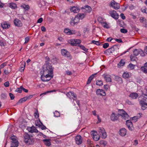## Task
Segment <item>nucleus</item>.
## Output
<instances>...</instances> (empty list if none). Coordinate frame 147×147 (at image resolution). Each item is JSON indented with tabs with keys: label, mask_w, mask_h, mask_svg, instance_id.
I'll return each instance as SVG.
<instances>
[{
	"label": "nucleus",
	"mask_w": 147,
	"mask_h": 147,
	"mask_svg": "<svg viewBox=\"0 0 147 147\" xmlns=\"http://www.w3.org/2000/svg\"><path fill=\"white\" fill-rule=\"evenodd\" d=\"M43 75L46 78H53V70L51 64L47 63L44 65Z\"/></svg>",
	"instance_id": "1"
},
{
	"label": "nucleus",
	"mask_w": 147,
	"mask_h": 147,
	"mask_svg": "<svg viewBox=\"0 0 147 147\" xmlns=\"http://www.w3.org/2000/svg\"><path fill=\"white\" fill-rule=\"evenodd\" d=\"M24 140L26 143H28L29 144H32L34 142V140L32 136H30L27 134H24L23 135Z\"/></svg>",
	"instance_id": "2"
},
{
	"label": "nucleus",
	"mask_w": 147,
	"mask_h": 147,
	"mask_svg": "<svg viewBox=\"0 0 147 147\" xmlns=\"http://www.w3.org/2000/svg\"><path fill=\"white\" fill-rule=\"evenodd\" d=\"M118 115L121 116L123 118L126 119H128L129 115L127 114L123 109H119L118 111Z\"/></svg>",
	"instance_id": "3"
},
{
	"label": "nucleus",
	"mask_w": 147,
	"mask_h": 147,
	"mask_svg": "<svg viewBox=\"0 0 147 147\" xmlns=\"http://www.w3.org/2000/svg\"><path fill=\"white\" fill-rule=\"evenodd\" d=\"M98 132L102 138L105 139L107 137V135L104 128L99 127L98 129Z\"/></svg>",
	"instance_id": "4"
},
{
	"label": "nucleus",
	"mask_w": 147,
	"mask_h": 147,
	"mask_svg": "<svg viewBox=\"0 0 147 147\" xmlns=\"http://www.w3.org/2000/svg\"><path fill=\"white\" fill-rule=\"evenodd\" d=\"M61 53L63 55L66 57L68 58V59L71 60L72 59V57L70 54V53L65 49H62L61 50Z\"/></svg>",
	"instance_id": "5"
},
{
	"label": "nucleus",
	"mask_w": 147,
	"mask_h": 147,
	"mask_svg": "<svg viewBox=\"0 0 147 147\" xmlns=\"http://www.w3.org/2000/svg\"><path fill=\"white\" fill-rule=\"evenodd\" d=\"M10 139L12 140L11 144L15 145V147H17L18 143L17 140V137L15 136H13L10 137Z\"/></svg>",
	"instance_id": "6"
},
{
	"label": "nucleus",
	"mask_w": 147,
	"mask_h": 147,
	"mask_svg": "<svg viewBox=\"0 0 147 147\" xmlns=\"http://www.w3.org/2000/svg\"><path fill=\"white\" fill-rule=\"evenodd\" d=\"M75 140L76 143L78 145H80L82 143V137L79 135H78L75 138Z\"/></svg>",
	"instance_id": "7"
},
{
	"label": "nucleus",
	"mask_w": 147,
	"mask_h": 147,
	"mask_svg": "<svg viewBox=\"0 0 147 147\" xmlns=\"http://www.w3.org/2000/svg\"><path fill=\"white\" fill-rule=\"evenodd\" d=\"M110 5L115 9H119L120 7L119 3L115 2L114 1H112L110 3Z\"/></svg>",
	"instance_id": "8"
},
{
	"label": "nucleus",
	"mask_w": 147,
	"mask_h": 147,
	"mask_svg": "<svg viewBox=\"0 0 147 147\" xmlns=\"http://www.w3.org/2000/svg\"><path fill=\"white\" fill-rule=\"evenodd\" d=\"M109 13L113 18L115 19H118L119 16L115 11H109Z\"/></svg>",
	"instance_id": "9"
},
{
	"label": "nucleus",
	"mask_w": 147,
	"mask_h": 147,
	"mask_svg": "<svg viewBox=\"0 0 147 147\" xmlns=\"http://www.w3.org/2000/svg\"><path fill=\"white\" fill-rule=\"evenodd\" d=\"M91 135L93 136L92 137L95 141H97L100 139V136L97 134V132L96 131H91Z\"/></svg>",
	"instance_id": "10"
},
{
	"label": "nucleus",
	"mask_w": 147,
	"mask_h": 147,
	"mask_svg": "<svg viewBox=\"0 0 147 147\" xmlns=\"http://www.w3.org/2000/svg\"><path fill=\"white\" fill-rule=\"evenodd\" d=\"M69 42L71 45L76 46L80 43L81 40L79 39L71 40Z\"/></svg>",
	"instance_id": "11"
},
{
	"label": "nucleus",
	"mask_w": 147,
	"mask_h": 147,
	"mask_svg": "<svg viewBox=\"0 0 147 147\" xmlns=\"http://www.w3.org/2000/svg\"><path fill=\"white\" fill-rule=\"evenodd\" d=\"M140 104L142 106V108L144 110L147 108V103L146 99H143L140 101Z\"/></svg>",
	"instance_id": "12"
},
{
	"label": "nucleus",
	"mask_w": 147,
	"mask_h": 147,
	"mask_svg": "<svg viewBox=\"0 0 147 147\" xmlns=\"http://www.w3.org/2000/svg\"><path fill=\"white\" fill-rule=\"evenodd\" d=\"M82 9H83V11L85 13H89L91 10V8L88 5H86L84 7H82Z\"/></svg>",
	"instance_id": "13"
},
{
	"label": "nucleus",
	"mask_w": 147,
	"mask_h": 147,
	"mask_svg": "<svg viewBox=\"0 0 147 147\" xmlns=\"http://www.w3.org/2000/svg\"><path fill=\"white\" fill-rule=\"evenodd\" d=\"M14 23L16 26L18 27H21L22 25L21 21L17 18H16L14 20Z\"/></svg>",
	"instance_id": "14"
},
{
	"label": "nucleus",
	"mask_w": 147,
	"mask_h": 147,
	"mask_svg": "<svg viewBox=\"0 0 147 147\" xmlns=\"http://www.w3.org/2000/svg\"><path fill=\"white\" fill-rule=\"evenodd\" d=\"M126 125L128 128L131 130H132L133 128V125L131 121L130 120H127L126 121Z\"/></svg>",
	"instance_id": "15"
},
{
	"label": "nucleus",
	"mask_w": 147,
	"mask_h": 147,
	"mask_svg": "<svg viewBox=\"0 0 147 147\" xmlns=\"http://www.w3.org/2000/svg\"><path fill=\"white\" fill-rule=\"evenodd\" d=\"M96 93L97 95H100L101 96H105L106 94L105 91L102 89H98L96 91Z\"/></svg>",
	"instance_id": "16"
},
{
	"label": "nucleus",
	"mask_w": 147,
	"mask_h": 147,
	"mask_svg": "<svg viewBox=\"0 0 147 147\" xmlns=\"http://www.w3.org/2000/svg\"><path fill=\"white\" fill-rule=\"evenodd\" d=\"M117 49V46L116 45H114L111 47L110 48L108 49L107 51L109 54L112 53Z\"/></svg>",
	"instance_id": "17"
},
{
	"label": "nucleus",
	"mask_w": 147,
	"mask_h": 147,
	"mask_svg": "<svg viewBox=\"0 0 147 147\" xmlns=\"http://www.w3.org/2000/svg\"><path fill=\"white\" fill-rule=\"evenodd\" d=\"M66 95L70 98H76V95L73 92H69L67 93Z\"/></svg>",
	"instance_id": "18"
},
{
	"label": "nucleus",
	"mask_w": 147,
	"mask_h": 147,
	"mask_svg": "<svg viewBox=\"0 0 147 147\" xmlns=\"http://www.w3.org/2000/svg\"><path fill=\"white\" fill-rule=\"evenodd\" d=\"M102 76L106 80L107 82H111V78H110V76L106 74H104Z\"/></svg>",
	"instance_id": "19"
},
{
	"label": "nucleus",
	"mask_w": 147,
	"mask_h": 147,
	"mask_svg": "<svg viewBox=\"0 0 147 147\" xmlns=\"http://www.w3.org/2000/svg\"><path fill=\"white\" fill-rule=\"evenodd\" d=\"M79 22V19L78 18L75 17L74 19L72 20L70 22V24L72 26H74L77 24Z\"/></svg>",
	"instance_id": "20"
},
{
	"label": "nucleus",
	"mask_w": 147,
	"mask_h": 147,
	"mask_svg": "<svg viewBox=\"0 0 147 147\" xmlns=\"http://www.w3.org/2000/svg\"><path fill=\"white\" fill-rule=\"evenodd\" d=\"M1 26L3 28L5 29L9 28L10 27V25L6 22L2 23Z\"/></svg>",
	"instance_id": "21"
},
{
	"label": "nucleus",
	"mask_w": 147,
	"mask_h": 147,
	"mask_svg": "<svg viewBox=\"0 0 147 147\" xmlns=\"http://www.w3.org/2000/svg\"><path fill=\"white\" fill-rule=\"evenodd\" d=\"M28 130L29 132L31 133H37L38 132V130L34 126L28 128Z\"/></svg>",
	"instance_id": "22"
},
{
	"label": "nucleus",
	"mask_w": 147,
	"mask_h": 147,
	"mask_svg": "<svg viewBox=\"0 0 147 147\" xmlns=\"http://www.w3.org/2000/svg\"><path fill=\"white\" fill-rule=\"evenodd\" d=\"M119 116L118 115H116L115 113H113L111 116V120L113 121H115L117 120Z\"/></svg>",
	"instance_id": "23"
},
{
	"label": "nucleus",
	"mask_w": 147,
	"mask_h": 147,
	"mask_svg": "<svg viewBox=\"0 0 147 147\" xmlns=\"http://www.w3.org/2000/svg\"><path fill=\"white\" fill-rule=\"evenodd\" d=\"M52 78L51 77H48V78H46L45 76L44 75H43V74L41 75V79L42 81L43 82H48L50 81L51 78Z\"/></svg>",
	"instance_id": "24"
},
{
	"label": "nucleus",
	"mask_w": 147,
	"mask_h": 147,
	"mask_svg": "<svg viewBox=\"0 0 147 147\" xmlns=\"http://www.w3.org/2000/svg\"><path fill=\"white\" fill-rule=\"evenodd\" d=\"M119 133L121 136H125L126 134V129L124 128H122L119 130Z\"/></svg>",
	"instance_id": "25"
},
{
	"label": "nucleus",
	"mask_w": 147,
	"mask_h": 147,
	"mask_svg": "<svg viewBox=\"0 0 147 147\" xmlns=\"http://www.w3.org/2000/svg\"><path fill=\"white\" fill-rule=\"evenodd\" d=\"M70 11L74 13H77L79 11V9L78 7L74 6L70 9Z\"/></svg>",
	"instance_id": "26"
},
{
	"label": "nucleus",
	"mask_w": 147,
	"mask_h": 147,
	"mask_svg": "<svg viewBox=\"0 0 147 147\" xmlns=\"http://www.w3.org/2000/svg\"><path fill=\"white\" fill-rule=\"evenodd\" d=\"M138 95L136 93L133 92L131 93L129 95V97L134 99H135L138 97Z\"/></svg>",
	"instance_id": "27"
},
{
	"label": "nucleus",
	"mask_w": 147,
	"mask_h": 147,
	"mask_svg": "<svg viewBox=\"0 0 147 147\" xmlns=\"http://www.w3.org/2000/svg\"><path fill=\"white\" fill-rule=\"evenodd\" d=\"M50 140V139H47L43 140V141L45 145L47 146H49L51 145Z\"/></svg>",
	"instance_id": "28"
},
{
	"label": "nucleus",
	"mask_w": 147,
	"mask_h": 147,
	"mask_svg": "<svg viewBox=\"0 0 147 147\" xmlns=\"http://www.w3.org/2000/svg\"><path fill=\"white\" fill-rule=\"evenodd\" d=\"M125 60L124 59H122L121 60L120 62L117 64V66L119 67L121 66H123L124 65L125 63Z\"/></svg>",
	"instance_id": "29"
},
{
	"label": "nucleus",
	"mask_w": 147,
	"mask_h": 147,
	"mask_svg": "<svg viewBox=\"0 0 147 147\" xmlns=\"http://www.w3.org/2000/svg\"><path fill=\"white\" fill-rule=\"evenodd\" d=\"M96 75V74H92L89 77L87 82V84H89L90 83L92 80V79L94 78L95 76Z\"/></svg>",
	"instance_id": "30"
},
{
	"label": "nucleus",
	"mask_w": 147,
	"mask_h": 147,
	"mask_svg": "<svg viewBox=\"0 0 147 147\" xmlns=\"http://www.w3.org/2000/svg\"><path fill=\"white\" fill-rule=\"evenodd\" d=\"M115 78L116 80L119 83H123L122 78L119 76H115Z\"/></svg>",
	"instance_id": "31"
},
{
	"label": "nucleus",
	"mask_w": 147,
	"mask_h": 147,
	"mask_svg": "<svg viewBox=\"0 0 147 147\" xmlns=\"http://www.w3.org/2000/svg\"><path fill=\"white\" fill-rule=\"evenodd\" d=\"M27 100V98L26 97H25L21 99H20L17 103V104H18L20 103H22L23 102H25Z\"/></svg>",
	"instance_id": "32"
},
{
	"label": "nucleus",
	"mask_w": 147,
	"mask_h": 147,
	"mask_svg": "<svg viewBox=\"0 0 147 147\" xmlns=\"http://www.w3.org/2000/svg\"><path fill=\"white\" fill-rule=\"evenodd\" d=\"M96 84L98 86H102L103 85V82L101 80H97L96 81Z\"/></svg>",
	"instance_id": "33"
},
{
	"label": "nucleus",
	"mask_w": 147,
	"mask_h": 147,
	"mask_svg": "<svg viewBox=\"0 0 147 147\" xmlns=\"http://www.w3.org/2000/svg\"><path fill=\"white\" fill-rule=\"evenodd\" d=\"M140 21L143 24L145 23L146 22V19L144 18L141 17L140 18Z\"/></svg>",
	"instance_id": "34"
},
{
	"label": "nucleus",
	"mask_w": 147,
	"mask_h": 147,
	"mask_svg": "<svg viewBox=\"0 0 147 147\" xmlns=\"http://www.w3.org/2000/svg\"><path fill=\"white\" fill-rule=\"evenodd\" d=\"M141 71L144 73L147 74V69L144 67H142L141 68Z\"/></svg>",
	"instance_id": "35"
},
{
	"label": "nucleus",
	"mask_w": 147,
	"mask_h": 147,
	"mask_svg": "<svg viewBox=\"0 0 147 147\" xmlns=\"http://www.w3.org/2000/svg\"><path fill=\"white\" fill-rule=\"evenodd\" d=\"M22 88H23V86H21L20 88H17L16 90V91L18 92L19 93H21L22 92Z\"/></svg>",
	"instance_id": "36"
},
{
	"label": "nucleus",
	"mask_w": 147,
	"mask_h": 147,
	"mask_svg": "<svg viewBox=\"0 0 147 147\" xmlns=\"http://www.w3.org/2000/svg\"><path fill=\"white\" fill-rule=\"evenodd\" d=\"M133 53L134 54L135 56H137L139 53V51H138V49H135L133 51Z\"/></svg>",
	"instance_id": "37"
},
{
	"label": "nucleus",
	"mask_w": 147,
	"mask_h": 147,
	"mask_svg": "<svg viewBox=\"0 0 147 147\" xmlns=\"http://www.w3.org/2000/svg\"><path fill=\"white\" fill-rule=\"evenodd\" d=\"M122 76L124 78H127L129 77V74L127 73H124L123 74Z\"/></svg>",
	"instance_id": "38"
},
{
	"label": "nucleus",
	"mask_w": 147,
	"mask_h": 147,
	"mask_svg": "<svg viewBox=\"0 0 147 147\" xmlns=\"http://www.w3.org/2000/svg\"><path fill=\"white\" fill-rule=\"evenodd\" d=\"M10 6L11 8L15 9L16 7V5L15 3H11L10 4Z\"/></svg>",
	"instance_id": "39"
},
{
	"label": "nucleus",
	"mask_w": 147,
	"mask_h": 147,
	"mask_svg": "<svg viewBox=\"0 0 147 147\" xmlns=\"http://www.w3.org/2000/svg\"><path fill=\"white\" fill-rule=\"evenodd\" d=\"M130 57L131 61H135L137 59V57L136 56L132 55H131Z\"/></svg>",
	"instance_id": "40"
},
{
	"label": "nucleus",
	"mask_w": 147,
	"mask_h": 147,
	"mask_svg": "<svg viewBox=\"0 0 147 147\" xmlns=\"http://www.w3.org/2000/svg\"><path fill=\"white\" fill-rule=\"evenodd\" d=\"M86 15V14L84 13L80 14H79L78 17L79 19H82Z\"/></svg>",
	"instance_id": "41"
},
{
	"label": "nucleus",
	"mask_w": 147,
	"mask_h": 147,
	"mask_svg": "<svg viewBox=\"0 0 147 147\" xmlns=\"http://www.w3.org/2000/svg\"><path fill=\"white\" fill-rule=\"evenodd\" d=\"M100 143L101 145L105 146L107 144V142L104 140H101L100 142Z\"/></svg>",
	"instance_id": "42"
},
{
	"label": "nucleus",
	"mask_w": 147,
	"mask_h": 147,
	"mask_svg": "<svg viewBox=\"0 0 147 147\" xmlns=\"http://www.w3.org/2000/svg\"><path fill=\"white\" fill-rule=\"evenodd\" d=\"M39 122H40V123L41 125H40L39 124V126H41V128L42 129H45L47 128L45 126L43 125L42 123L40 121H39Z\"/></svg>",
	"instance_id": "43"
},
{
	"label": "nucleus",
	"mask_w": 147,
	"mask_h": 147,
	"mask_svg": "<svg viewBox=\"0 0 147 147\" xmlns=\"http://www.w3.org/2000/svg\"><path fill=\"white\" fill-rule=\"evenodd\" d=\"M80 48L82 49L83 50L86 52L88 51V49L85 48V47L83 45H80Z\"/></svg>",
	"instance_id": "44"
},
{
	"label": "nucleus",
	"mask_w": 147,
	"mask_h": 147,
	"mask_svg": "<svg viewBox=\"0 0 147 147\" xmlns=\"http://www.w3.org/2000/svg\"><path fill=\"white\" fill-rule=\"evenodd\" d=\"M34 115L36 118H38L39 117V114L37 110H36L34 113Z\"/></svg>",
	"instance_id": "45"
},
{
	"label": "nucleus",
	"mask_w": 147,
	"mask_h": 147,
	"mask_svg": "<svg viewBox=\"0 0 147 147\" xmlns=\"http://www.w3.org/2000/svg\"><path fill=\"white\" fill-rule=\"evenodd\" d=\"M26 65V63H24V64L22 65H21V71H20L21 72L23 71L24 69V67H25Z\"/></svg>",
	"instance_id": "46"
},
{
	"label": "nucleus",
	"mask_w": 147,
	"mask_h": 147,
	"mask_svg": "<svg viewBox=\"0 0 147 147\" xmlns=\"http://www.w3.org/2000/svg\"><path fill=\"white\" fill-rule=\"evenodd\" d=\"M120 32L123 33H126L127 32V31L126 29L122 28L120 29Z\"/></svg>",
	"instance_id": "47"
},
{
	"label": "nucleus",
	"mask_w": 147,
	"mask_h": 147,
	"mask_svg": "<svg viewBox=\"0 0 147 147\" xmlns=\"http://www.w3.org/2000/svg\"><path fill=\"white\" fill-rule=\"evenodd\" d=\"M54 114L55 117H58L60 116V113L59 112L57 111H55L54 113Z\"/></svg>",
	"instance_id": "48"
},
{
	"label": "nucleus",
	"mask_w": 147,
	"mask_h": 147,
	"mask_svg": "<svg viewBox=\"0 0 147 147\" xmlns=\"http://www.w3.org/2000/svg\"><path fill=\"white\" fill-rule=\"evenodd\" d=\"M109 46V44L108 43H105L103 44V47L105 48H107Z\"/></svg>",
	"instance_id": "49"
},
{
	"label": "nucleus",
	"mask_w": 147,
	"mask_h": 147,
	"mask_svg": "<svg viewBox=\"0 0 147 147\" xmlns=\"http://www.w3.org/2000/svg\"><path fill=\"white\" fill-rule=\"evenodd\" d=\"M139 53L141 56L143 57L145 55V53L141 50L139 51Z\"/></svg>",
	"instance_id": "50"
},
{
	"label": "nucleus",
	"mask_w": 147,
	"mask_h": 147,
	"mask_svg": "<svg viewBox=\"0 0 147 147\" xmlns=\"http://www.w3.org/2000/svg\"><path fill=\"white\" fill-rule=\"evenodd\" d=\"M45 59L46 60L45 61V64H47V63H49V62L50 61L49 58L47 56L45 57Z\"/></svg>",
	"instance_id": "51"
},
{
	"label": "nucleus",
	"mask_w": 147,
	"mask_h": 147,
	"mask_svg": "<svg viewBox=\"0 0 147 147\" xmlns=\"http://www.w3.org/2000/svg\"><path fill=\"white\" fill-rule=\"evenodd\" d=\"M92 43L94 44H95L97 45H100V43L98 41H96L95 40H92Z\"/></svg>",
	"instance_id": "52"
},
{
	"label": "nucleus",
	"mask_w": 147,
	"mask_h": 147,
	"mask_svg": "<svg viewBox=\"0 0 147 147\" xmlns=\"http://www.w3.org/2000/svg\"><path fill=\"white\" fill-rule=\"evenodd\" d=\"M18 16L19 17L21 20H25V19L24 18L22 14H18Z\"/></svg>",
	"instance_id": "53"
},
{
	"label": "nucleus",
	"mask_w": 147,
	"mask_h": 147,
	"mask_svg": "<svg viewBox=\"0 0 147 147\" xmlns=\"http://www.w3.org/2000/svg\"><path fill=\"white\" fill-rule=\"evenodd\" d=\"M104 28H109L108 25L105 22H104L102 24Z\"/></svg>",
	"instance_id": "54"
},
{
	"label": "nucleus",
	"mask_w": 147,
	"mask_h": 147,
	"mask_svg": "<svg viewBox=\"0 0 147 147\" xmlns=\"http://www.w3.org/2000/svg\"><path fill=\"white\" fill-rule=\"evenodd\" d=\"M7 63H2L0 65V69H1L3 68L6 65Z\"/></svg>",
	"instance_id": "55"
},
{
	"label": "nucleus",
	"mask_w": 147,
	"mask_h": 147,
	"mask_svg": "<svg viewBox=\"0 0 147 147\" xmlns=\"http://www.w3.org/2000/svg\"><path fill=\"white\" fill-rule=\"evenodd\" d=\"M70 30L68 29H65L64 32L65 33L69 35L70 32H69Z\"/></svg>",
	"instance_id": "56"
},
{
	"label": "nucleus",
	"mask_w": 147,
	"mask_h": 147,
	"mask_svg": "<svg viewBox=\"0 0 147 147\" xmlns=\"http://www.w3.org/2000/svg\"><path fill=\"white\" fill-rule=\"evenodd\" d=\"M70 33L69 35L75 34L76 33V32L75 30H69Z\"/></svg>",
	"instance_id": "57"
},
{
	"label": "nucleus",
	"mask_w": 147,
	"mask_h": 147,
	"mask_svg": "<svg viewBox=\"0 0 147 147\" xmlns=\"http://www.w3.org/2000/svg\"><path fill=\"white\" fill-rule=\"evenodd\" d=\"M9 95L11 100H13L15 96L13 94L11 93H9Z\"/></svg>",
	"instance_id": "58"
},
{
	"label": "nucleus",
	"mask_w": 147,
	"mask_h": 147,
	"mask_svg": "<svg viewBox=\"0 0 147 147\" xmlns=\"http://www.w3.org/2000/svg\"><path fill=\"white\" fill-rule=\"evenodd\" d=\"M129 66L131 69H132L134 68L135 65H133L132 63H130L129 65Z\"/></svg>",
	"instance_id": "59"
},
{
	"label": "nucleus",
	"mask_w": 147,
	"mask_h": 147,
	"mask_svg": "<svg viewBox=\"0 0 147 147\" xmlns=\"http://www.w3.org/2000/svg\"><path fill=\"white\" fill-rule=\"evenodd\" d=\"M9 82L8 81H7L4 83V85L6 87H8L9 86Z\"/></svg>",
	"instance_id": "60"
},
{
	"label": "nucleus",
	"mask_w": 147,
	"mask_h": 147,
	"mask_svg": "<svg viewBox=\"0 0 147 147\" xmlns=\"http://www.w3.org/2000/svg\"><path fill=\"white\" fill-rule=\"evenodd\" d=\"M66 74L68 75H71L72 74V73L71 71H67L65 72Z\"/></svg>",
	"instance_id": "61"
},
{
	"label": "nucleus",
	"mask_w": 147,
	"mask_h": 147,
	"mask_svg": "<svg viewBox=\"0 0 147 147\" xmlns=\"http://www.w3.org/2000/svg\"><path fill=\"white\" fill-rule=\"evenodd\" d=\"M142 11L143 12L147 14V8H145V9H142Z\"/></svg>",
	"instance_id": "62"
},
{
	"label": "nucleus",
	"mask_w": 147,
	"mask_h": 147,
	"mask_svg": "<svg viewBox=\"0 0 147 147\" xmlns=\"http://www.w3.org/2000/svg\"><path fill=\"white\" fill-rule=\"evenodd\" d=\"M25 42H24V43H27L29 41V38L28 37H26L25 39Z\"/></svg>",
	"instance_id": "63"
},
{
	"label": "nucleus",
	"mask_w": 147,
	"mask_h": 147,
	"mask_svg": "<svg viewBox=\"0 0 147 147\" xmlns=\"http://www.w3.org/2000/svg\"><path fill=\"white\" fill-rule=\"evenodd\" d=\"M43 21V18H40L39 19L38 21H37V22L39 23H41Z\"/></svg>",
	"instance_id": "64"
}]
</instances>
